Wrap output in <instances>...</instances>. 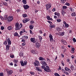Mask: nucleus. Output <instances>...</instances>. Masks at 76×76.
Here are the masks:
<instances>
[{"mask_svg":"<svg viewBox=\"0 0 76 76\" xmlns=\"http://www.w3.org/2000/svg\"><path fill=\"white\" fill-rule=\"evenodd\" d=\"M13 62H14L15 63H17L18 62V61L16 59H15L14 60Z\"/></svg>","mask_w":76,"mask_h":76,"instance_id":"c9c22d12","label":"nucleus"},{"mask_svg":"<svg viewBox=\"0 0 76 76\" xmlns=\"http://www.w3.org/2000/svg\"><path fill=\"white\" fill-rule=\"evenodd\" d=\"M64 73H65V74H66V75H67V76H69V73H68L66 71H64Z\"/></svg>","mask_w":76,"mask_h":76,"instance_id":"4c0bfd02","label":"nucleus"},{"mask_svg":"<svg viewBox=\"0 0 76 76\" xmlns=\"http://www.w3.org/2000/svg\"><path fill=\"white\" fill-rule=\"evenodd\" d=\"M62 2V3H64L66 2V0H61Z\"/></svg>","mask_w":76,"mask_h":76,"instance_id":"37998d69","label":"nucleus"},{"mask_svg":"<svg viewBox=\"0 0 76 76\" xmlns=\"http://www.w3.org/2000/svg\"><path fill=\"white\" fill-rule=\"evenodd\" d=\"M0 18H1V20H4V18H3V17H2V16H1L0 17Z\"/></svg>","mask_w":76,"mask_h":76,"instance_id":"e2e57ef3","label":"nucleus"},{"mask_svg":"<svg viewBox=\"0 0 76 76\" xmlns=\"http://www.w3.org/2000/svg\"><path fill=\"white\" fill-rule=\"evenodd\" d=\"M40 60H45V59L40 57L39 58Z\"/></svg>","mask_w":76,"mask_h":76,"instance_id":"393cba45","label":"nucleus"},{"mask_svg":"<svg viewBox=\"0 0 76 76\" xmlns=\"http://www.w3.org/2000/svg\"><path fill=\"white\" fill-rule=\"evenodd\" d=\"M20 63H21V65L22 66H26V64H27V61H25L24 62V63L23 62V61H21L20 62Z\"/></svg>","mask_w":76,"mask_h":76,"instance_id":"0eeeda50","label":"nucleus"},{"mask_svg":"<svg viewBox=\"0 0 76 76\" xmlns=\"http://www.w3.org/2000/svg\"><path fill=\"white\" fill-rule=\"evenodd\" d=\"M22 45L24 46V45H26V43L25 42H24L22 44Z\"/></svg>","mask_w":76,"mask_h":76,"instance_id":"3c124183","label":"nucleus"},{"mask_svg":"<svg viewBox=\"0 0 76 76\" xmlns=\"http://www.w3.org/2000/svg\"><path fill=\"white\" fill-rule=\"evenodd\" d=\"M30 73L31 75H35V73L34 72H30Z\"/></svg>","mask_w":76,"mask_h":76,"instance_id":"58836bf2","label":"nucleus"},{"mask_svg":"<svg viewBox=\"0 0 76 76\" xmlns=\"http://www.w3.org/2000/svg\"><path fill=\"white\" fill-rule=\"evenodd\" d=\"M47 18L48 20H53L52 18H50V17L49 16H47Z\"/></svg>","mask_w":76,"mask_h":76,"instance_id":"a211bd4d","label":"nucleus"},{"mask_svg":"<svg viewBox=\"0 0 76 76\" xmlns=\"http://www.w3.org/2000/svg\"><path fill=\"white\" fill-rule=\"evenodd\" d=\"M61 12L63 16H64V14L66 13V12H65V10L64 9H62Z\"/></svg>","mask_w":76,"mask_h":76,"instance_id":"ddd939ff","label":"nucleus"},{"mask_svg":"<svg viewBox=\"0 0 76 76\" xmlns=\"http://www.w3.org/2000/svg\"><path fill=\"white\" fill-rule=\"evenodd\" d=\"M31 53H33V54H37V52L35 50H31Z\"/></svg>","mask_w":76,"mask_h":76,"instance_id":"4468645a","label":"nucleus"},{"mask_svg":"<svg viewBox=\"0 0 76 76\" xmlns=\"http://www.w3.org/2000/svg\"><path fill=\"white\" fill-rule=\"evenodd\" d=\"M61 64L63 66H64V62H63V61H61Z\"/></svg>","mask_w":76,"mask_h":76,"instance_id":"09e8293b","label":"nucleus"},{"mask_svg":"<svg viewBox=\"0 0 76 76\" xmlns=\"http://www.w3.org/2000/svg\"><path fill=\"white\" fill-rule=\"evenodd\" d=\"M34 23V21L33 20H31L30 21V23L31 24H33V23Z\"/></svg>","mask_w":76,"mask_h":76,"instance_id":"4d7b16f0","label":"nucleus"},{"mask_svg":"<svg viewBox=\"0 0 76 76\" xmlns=\"http://www.w3.org/2000/svg\"><path fill=\"white\" fill-rule=\"evenodd\" d=\"M0 76H4V73L2 72L0 73Z\"/></svg>","mask_w":76,"mask_h":76,"instance_id":"c03bdc74","label":"nucleus"},{"mask_svg":"<svg viewBox=\"0 0 76 76\" xmlns=\"http://www.w3.org/2000/svg\"><path fill=\"white\" fill-rule=\"evenodd\" d=\"M28 21H29V19L28 18H26L23 20V22L24 23H26Z\"/></svg>","mask_w":76,"mask_h":76,"instance_id":"1a4fd4ad","label":"nucleus"},{"mask_svg":"<svg viewBox=\"0 0 76 76\" xmlns=\"http://www.w3.org/2000/svg\"><path fill=\"white\" fill-rule=\"evenodd\" d=\"M73 41H74V42H76V40L75 38H73Z\"/></svg>","mask_w":76,"mask_h":76,"instance_id":"de8ad7c7","label":"nucleus"},{"mask_svg":"<svg viewBox=\"0 0 76 76\" xmlns=\"http://www.w3.org/2000/svg\"><path fill=\"white\" fill-rule=\"evenodd\" d=\"M54 75L55 76H60V75L57 73H55Z\"/></svg>","mask_w":76,"mask_h":76,"instance_id":"2f4dec72","label":"nucleus"},{"mask_svg":"<svg viewBox=\"0 0 76 76\" xmlns=\"http://www.w3.org/2000/svg\"><path fill=\"white\" fill-rule=\"evenodd\" d=\"M17 63H14V66L15 67H16V66H17V65H18V64H17Z\"/></svg>","mask_w":76,"mask_h":76,"instance_id":"69168bd1","label":"nucleus"},{"mask_svg":"<svg viewBox=\"0 0 76 76\" xmlns=\"http://www.w3.org/2000/svg\"><path fill=\"white\" fill-rule=\"evenodd\" d=\"M67 62H69V61H70V59L69 58L67 59Z\"/></svg>","mask_w":76,"mask_h":76,"instance_id":"774afa93","label":"nucleus"},{"mask_svg":"<svg viewBox=\"0 0 76 76\" xmlns=\"http://www.w3.org/2000/svg\"><path fill=\"white\" fill-rule=\"evenodd\" d=\"M22 16L23 18H26L27 17H28V15L26 14H22Z\"/></svg>","mask_w":76,"mask_h":76,"instance_id":"412c9836","label":"nucleus"},{"mask_svg":"<svg viewBox=\"0 0 76 76\" xmlns=\"http://www.w3.org/2000/svg\"><path fill=\"white\" fill-rule=\"evenodd\" d=\"M14 36H18V34L17 32H15L14 34Z\"/></svg>","mask_w":76,"mask_h":76,"instance_id":"a18cd8bd","label":"nucleus"},{"mask_svg":"<svg viewBox=\"0 0 76 76\" xmlns=\"http://www.w3.org/2000/svg\"><path fill=\"white\" fill-rule=\"evenodd\" d=\"M68 69H69V68H68L67 67H65V70L66 71V72H67V71H68Z\"/></svg>","mask_w":76,"mask_h":76,"instance_id":"8fccbe9b","label":"nucleus"},{"mask_svg":"<svg viewBox=\"0 0 76 76\" xmlns=\"http://www.w3.org/2000/svg\"><path fill=\"white\" fill-rule=\"evenodd\" d=\"M12 29H13V28L12 26H9L7 27V29L9 31H10V30H12Z\"/></svg>","mask_w":76,"mask_h":76,"instance_id":"6ab92c4d","label":"nucleus"},{"mask_svg":"<svg viewBox=\"0 0 76 76\" xmlns=\"http://www.w3.org/2000/svg\"><path fill=\"white\" fill-rule=\"evenodd\" d=\"M49 37L50 38V42H52L53 41V36H52V35L51 34H49Z\"/></svg>","mask_w":76,"mask_h":76,"instance_id":"9b49d317","label":"nucleus"},{"mask_svg":"<svg viewBox=\"0 0 76 76\" xmlns=\"http://www.w3.org/2000/svg\"><path fill=\"white\" fill-rule=\"evenodd\" d=\"M67 7L66 6H64L62 7L63 9H66L67 8Z\"/></svg>","mask_w":76,"mask_h":76,"instance_id":"e433bc0d","label":"nucleus"},{"mask_svg":"<svg viewBox=\"0 0 76 76\" xmlns=\"http://www.w3.org/2000/svg\"><path fill=\"white\" fill-rule=\"evenodd\" d=\"M61 42L62 44H63L64 45H67V42L64 40H61Z\"/></svg>","mask_w":76,"mask_h":76,"instance_id":"2eb2a0df","label":"nucleus"},{"mask_svg":"<svg viewBox=\"0 0 76 76\" xmlns=\"http://www.w3.org/2000/svg\"><path fill=\"white\" fill-rule=\"evenodd\" d=\"M76 15V13L74 12H73L71 14V16H75Z\"/></svg>","mask_w":76,"mask_h":76,"instance_id":"cd10ccee","label":"nucleus"},{"mask_svg":"<svg viewBox=\"0 0 76 76\" xmlns=\"http://www.w3.org/2000/svg\"><path fill=\"white\" fill-rule=\"evenodd\" d=\"M54 14L55 15H57L58 16H59L60 15V13L57 12H55Z\"/></svg>","mask_w":76,"mask_h":76,"instance_id":"aec40b11","label":"nucleus"},{"mask_svg":"<svg viewBox=\"0 0 76 76\" xmlns=\"http://www.w3.org/2000/svg\"><path fill=\"white\" fill-rule=\"evenodd\" d=\"M10 66H13V63L12 62H11L10 63Z\"/></svg>","mask_w":76,"mask_h":76,"instance_id":"0e129e2a","label":"nucleus"},{"mask_svg":"<svg viewBox=\"0 0 76 76\" xmlns=\"http://www.w3.org/2000/svg\"><path fill=\"white\" fill-rule=\"evenodd\" d=\"M63 26L64 27V28H66L69 27V24H67V23L63 24Z\"/></svg>","mask_w":76,"mask_h":76,"instance_id":"f3484780","label":"nucleus"},{"mask_svg":"<svg viewBox=\"0 0 76 76\" xmlns=\"http://www.w3.org/2000/svg\"><path fill=\"white\" fill-rule=\"evenodd\" d=\"M10 57H11V58H14V57H15V56H14V55H13V54H10Z\"/></svg>","mask_w":76,"mask_h":76,"instance_id":"bb28decb","label":"nucleus"},{"mask_svg":"<svg viewBox=\"0 0 76 76\" xmlns=\"http://www.w3.org/2000/svg\"><path fill=\"white\" fill-rule=\"evenodd\" d=\"M38 37H39V39L40 41H41V40L42 39V37L41 36L39 35L38 36Z\"/></svg>","mask_w":76,"mask_h":76,"instance_id":"b1692460","label":"nucleus"},{"mask_svg":"<svg viewBox=\"0 0 76 76\" xmlns=\"http://www.w3.org/2000/svg\"><path fill=\"white\" fill-rule=\"evenodd\" d=\"M39 32L40 34H42V31H41V30H39Z\"/></svg>","mask_w":76,"mask_h":76,"instance_id":"13d9d810","label":"nucleus"},{"mask_svg":"<svg viewBox=\"0 0 76 76\" xmlns=\"http://www.w3.org/2000/svg\"><path fill=\"white\" fill-rule=\"evenodd\" d=\"M22 2L24 4H26L27 3L26 1V0H23L22 1Z\"/></svg>","mask_w":76,"mask_h":76,"instance_id":"a878e982","label":"nucleus"},{"mask_svg":"<svg viewBox=\"0 0 76 76\" xmlns=\"http://www.w3.org/2000/svg\"><path fill=\"white\" fill-rule=\"evenodd\" d=\"M13 19V18L12 16H9L8 17L7 20L8 22H11V21H12Z\"/></svg>","mask_w":76,"mask_h":76,"instance_id":"6e6552de","label":"nucleus"},{"mask_svg":"<svg viewBox=\"0 0 76 76\" xmlns=\"http://www.w3.org/2000/svg\"><path fill=\"white\" fill-rule=\"evenodd\" d=\"M36 46L38 48H39L40 47V44H39L38 43H36Z\"/></svg>","mask_w":76,"mask_h":76,"instance_id":"4be33fe9","label":"nucleus"},{"mask_svg":"<svg viewBox=\"0 0 76 76\" xmlns=\"http://www.w3.org/2000/svg\"><path fill=\"white\" fill-rule=\"evenodd\" d=\"M3 5H4V6H7L8 5L7 3L6 2H3Z\"/></svg>","mask_w":76,"mask_h":76,"instance_id":"f704fd0d","label":"nucleus"},{"mask_svg":"<svg viewBox=\"0 0 76 76\" xmlns=\"http://www.w3.org/2000/svg\"><path fill=\"white\" fill-rule=\"evenodd\" d=\"M44 70L47 72H51V70L50 69V67L48 66H46Z\"/></svg>","mask_w":76,"mask_h":76,"instance_id":"423d86ee","label":"nucleus"},{"mask_svg":"<svg viewBox=\"0 0 76 76\" xmlns=\"http://www.w3.org/2000/svg\"><path fill=\"white\" fill-rule=\"evenodd\" d=\"M19 56L20 57H22L23 56V52H21L19 54Z\"/></svg>","mask_w":76,"mask_h":76,"instance_id":"5701e85b","label":"nucleus"},{"mask_svg":"<svg viewBox=\"0 0 76 76\" xmlns=\"http://www.w3.org/2000/svg\"><path fill=\"white\" fill-rule=\"evenodd\" d=\"M56 20L58 22H60L61 21V20L60 19H57Z\"/></svg>","mask_w":76,"mask_h":76,"instance_id":"a19ab883","label":"nucleus"},{"mask_svg":"<svg viewBox=\"0 0 76 76\" xmlns=\"http://www.w3.org/2000/svg\"><path fill=\"white\" fill-rule=\"evenodd\" d=\"M68 72H69V73H71V70H70V69H68Z\"/></svg>","mask_w":76,"mask_h":76,"instance_id":"680f3d73","label":"nucleus"},{"mask_svg":"<svg viewBox=\"0 0 76 76\" xmlns=\"http://www.w3.org/2000/svg\"><path fill=\"white\" fill-rule=\"evenodd\" d=\"M53 12H55L56 11V8H54L52 10Z\"/></svg>","mask_w":76,"mask_h":76,"instance_id":"bf43d9fd","label":"nucleus"},{"mask_svg":"<svg viewBox=\"0 0 76 76\" xmlns=\"http://www.w3.org/2000/svg\"><path fill=\"white\" fill-rule=\"evenodd\" d=\"M41 67H42V69H44V70L45 69V66H41Z\"/></svg>","mask_w":76,"mask_h":76,"instance_id":"603ef678","label":"nucleus"},{"mask_svg":"<svg viewBox=\"0 0 76 76\" xmlns=\"http://www.w3.org/2000/svg\"><path fill=\"white\" fill-rule=\"evenodd\" d=\"M41 64H42V65H43V66H47L46 62L43 61H41Z\"/></svg>","mask_w":76,"mask_h":76,"instance_id":"dca6fc26","label":"nucleus"},{"mask_svg":"<svg viewBox=\"0 0 76 76\" xmlns=\"http://www.w3.org/2000/svg\"><path fill=\"white\" fill-rule=\"evenodd\" d=\"M7 41H5V42H4V45H7Z\"/></svg>","mask_w":76,"mask_h":76,"instance_id":"49530a36","label":"nucleus"},{"mask_svg":"<svg viewBox=\"0 0 76 76\" xmlns=\"http://www.w3.org/2000/svg\"><path fill=\"white\" fill-rule=\"evenodd\" d=\"M23 7L25 10H26V9H28L29 8V6H28V5H23Z\"/></svg>","mask_w":76,"mask_h":76,"instance_id":"f8f14e48","label":"nucleus"},{"mask_svg":"<svg viewBox=\"0 0 76 76\" xmlns=\"http://www.w3.org/2000/svg\"><path fill=\"white\" fill-rule=\"evenodd\" d=\"M61 28H60V27L58 28L57 29V31H61Z\"/></svg>","mask_w":76,"mask_h":76,"instance_id":"7c9ffc66","label":"nucleus"},{"mask_svg":"<svg viewBox=\"0 0 76 76\" xmlns=\"http://www.w3.org/2000/svg\"><path fill=\"white\" fill-rule=\"evenodd\" d=\"M45 7L47 10H49L51 8V4L48 3L47 4L45 5Z\"/></svg>","mask_w":76,"mask_h":76,"instance_id":"20e7f679","label":"nucleus"},{"mask_svg":"<svg viewBox=\"0 0 76 76\" xmlns=\"http://www.w3.org/2000/svg\"><path fill=\"white\" fill-rule=\"evenodd\" d=\"M23 32H24L23 31H21L20 32V35H22V34H23Z\"/></svg>","mask_w":76,"mask_h":76,"instance_id":"6e6d98bb","label":"nucleus"},{"mask_svg":"<svg viewBox=\"0 0 76 76\" xmlns=\"http://www.w3.org/2000/svg\"><path fill=\"white\" fill-rule=\"evenodd\" d=\"M4 29V26H2L1 27V30H3V29Z\"/></svg>","mask_w":76,"mask_h":76,"instance_id":"5fc2aeb1","label":"nucleus"},{"mask_svg":"<svg viewBox=\"0 0 76 76\" xmlns=\"http://www.w3.org/2000/svg\"><path fill=\"white\" fill-rule=\"evenodd\" d=\"M33 64H34V66H35V67L36 68L37 70H38L39 72H42V70L40 68L38 67L39 65V63L38 61L36 60L35 62L33 63Z\"/></svg>","mask_w":76,"mask_h":76,"instance_id":"f03ea898","label":"nucleus"},{"mask_svg":"<svg viewBox=\"0 0 76 76\" xmlns=\"http://www.w3.org/2000/svg\"><path fill=\"white\" fill-rule=\"evenodd\" d=\"M30 41L31 42H33V43H35L36 41H35V38H30Z\"/></svg>","mask_w":76,"mask_h":76,"instance_id":"9d476101","label":"nucleus"},{"mask_svg":"<svg viewBox=\"0 0 76 76\" xmlns=\"http://www.w3.org/2000/svg\"><path fill=\"white\" fill-rule=\"evenodd\" d=\"M69 9L72 12H73V11L74 10L73 9H72V7L69 8Z\"/></svg>","mask_w":76,"mask_h":76,"instance_id":"ea45409f","label":"nucleus"},{"mask_svg":"<svg viewBox=\"0 0 76 76\" xmlns=\"http://www.w3.org/2000/svg\"><path fill=\"white\" fill-rule=\"evenodd\" d=\"M71 52L72 53H74L75 52V49H74V48H73L72 49Z\"/></svg>","mask_w":76,"mask_h":76,"instance_id":"c756f323","label":"nucleus"},{"mask_svg":"<svg viewBox=\"0 0 76 76\" xmlns=\"http://www.w3.org/2000/svg\"><path fill=\"white\" fill-rule=\"evenodd\" d=\"M7 42L8 43V45H6V51H8L9 50V48H10V45L11 44H12V42L10 40V39L9 38H7Z\"/></svg>","mask_w":76,"mask_h":76,"instance_id":"f257e3e1","label":"nucleus"},{"mask_svg":"<svg viewBox=\"0 0 76 76\" xmlns=\"http://www.w3.org/2000/svg\"><path fill=\"white\" fill-rule=\"evenodd\" d=\"M64 34H65V33L64 32H62L61 33V36H63V35H64Z\"/></svg>","mask_w":76,"mask_h":76,"instance_id":"72a5a7b5","label":"nucleus"},{"mask_svg":"<svg viewBox=\"0 0 76 76\" xmlns=\"http://www.w3.org/2000/svg\"><path fill=\"white\" fill-rule=\"evenodd\" d=\"M65 4L66 5V6H70V4L67 2L66 3V4Z\"/></svg>","mask_w":76,"mask_h":76,"instance_id":"864d4df0","label":"nucleus"},{"mask_svg":"<svg viewBox=\"0 0 76 76\" xmlns=\"http://www.w3.org/2000/svg\"><path fill=\"white\" fill-rule=\"evenodd\" d=\"M23 26V25H22V23H20V24L19 23H17L15 24V26L17 30H19V29H20L21 28H22Z\"/></svg>","mask_w":76,"mask_h":76,"instance_id":"7ed1b4c3","label":"nucleus"},{"mask_svg":"<svg viewBox=\"0 0 76 76\" xmlns=\"http://www.w3.org/2000/svg\"><path fill=\"white\" fill-rule=\"evenodd\" d=\"M21 42H26V40L23 39H22V41H21Z\"/></svg>","mask_w":76,"mask_h":76,"instance_id":"338daca9","label":"nucleus"},{"mask_svg":"<svg viewBox=\"0 0 76 76\" xmlns=\"http://www.w3.org/2000/svg\"><path fill=\"white\" fill-rule=\"evenodd\" d=\"M24 37L25 38V39H28V37L26 36H24Z\"/></svg>","mask_w":76,"mask_h":76,"instance_id":"052dcab7","label":"nucleus"},{"mask_svg":"<svg viewBox=\"0 0 76 76\" xmlns=\"http://www.w3.org/2000/svg\"><path fill=\"white\" fill-rule=\"evenodd\" d=\"M6 71L7 72V73L8 75H12V73H13V71L12 70H9L7 68L6 69Z\"/></svg>","mask_w":76,"mask_h":76,"instance_id":"39448f33","label":"nucleus"},{"mask_svg":"<svg viewBox=\"0 0 76 76\" xmlns=\"http://www.w3.org/2000/svg\"><path fill=\"white\" fill-rule=\"evenodd\" d=\"M29 28L30 29H32L33 28H34V27L32 25H30Z\"/></svg>","mask_w":76,"mask_h":76,"instance_id":"473e14b6","label":"nucleus"},{"mask_svg":"<svg viewBox=\"0 0 76 76\" xmlns=\"http://www.w3.org/2000/svg\"><path fill=\"white\" fill-rule=\"evenodd\" d=\"M70 69L71 70H73V69H74V68L73 67V66H71L70 67Z\"/></svg>","mask_w":76,"mask_h":76,"instance_id":"79ce46f5","label":"nucleus"},{"mask_svg":"<svg viewBox=\"0 0 76 76\" xmlns=\"http://www.w3.org/2000/svg\"><path fill=\"white\" fill-rule=\"evenodd\" d=\"M4 19H5V20H6L7 19V15H5L4 16Z\"/></svg>","mask_w":76,"mask_h":76,"instance_id":"c85d7f7f","label":"nucleus"}]
</instances>
